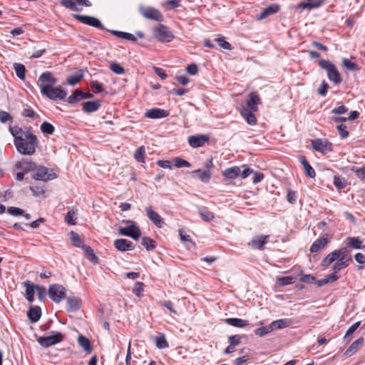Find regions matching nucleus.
Wrapping results in <instances>:
<instances>
[{
    "instance_id": "obj_33",
    "label": "nucleus",
    "mask_w": 365,
    "mask_h": 365,
    "mask_svg": "<svg viewBox=\"0 0 365 365\" xmlns=\"http://www.w3.org/2000/svg\"><path fill=\"white\" fill-rule=\"evenodd\" d=\"M82 249L88 259L94 263L97 262L98 258L94 254L93 250L91 248V247L86 245H83L82 246Z\"/></svg>"
},
{
    "instance_id": "obj_16",
    "label": "nucleus",
    "mask_w": 365,
    "mask_h": 365,
    "mask_svg": "<svg viewBox=\"0 0 365 365\" xmlns=\"http://www.w3.org/2000/svg\"><path fill=\"white\" fill-rule=\"evenodd\" d=\"M279 10V5L277 4H272L269 6L263 9L261 12L256 16L257 21L262 20L270 15L274 14Z\"/></svg>"
},
{
    "instance_id": "obj_53",
    "label": "nucleus",
    "mask_w": 365,
    "mask_h": 365,
    "mask_svg": "<svg viewBox=\"0 0 365 365\" xmlns=\"http://www.w3.org/2000/svg\"><path fill=\"white\" fill-rule=\"evenodd\" d=\"M322 4V2L321 1H318L317 3H312L311 1H308V2H302L299 7L301 8V9H314V8H317L319 6H320Z\"/></svg>"
},
{
    "instance_id": "obj_9",
    "label": "nucleus",
    "mask_w": 365,
    "mask_h": 365,
    "mask_svg": "<svg viewBox=\"0 0 365 365\" xmlns=\"http://www.w3.org/2000/svg\"><path fill=\"white\" fill-rule=\"evenodd\" d=\"M73 18H75L76 19H77L78 21L84 24L100 29H105V27L103 25V24L100 21L99 19H98L96 17L80 14H73Z\"/></svg>"
},
{
    "instance_id": "obj_62",
    "label": "nucleus",
    "mask_w": 365,
    "mask_h": 365,
    "mask_svg": "<svg viewBox=\"0 0 365 365\" xmlns=\"http://www.w3.org/2000/svg\"><path fill=\"white\" fill-rule=\"evenodd\" d=\"M144 284L140 282H135L133 289V292L138 297L140 296L141 292L143 291Z\"/></svg>"
},
{
    "instance_id": "obj_2",
    "label": "nucleus",
    "mask_w": 365,
    "mask_h": 365,
    "mask_svg": "<svg viewBox=\"0 0 365 365\" xmlns=\"http://www.w3.org/2000/svg\"><path fill=\"white\" fill-rule=\"evenodd\" d=\"M319 66L322 69L326 70L329 81L334 82L335 84H339L341 82L342 79L338 69L330 61L324 59L320 60L319 61Z\"/></svg>"
},
{
    "instance_id": "obj_40",
    "label": "nucleus",
    "mask_w": 365,
    "mask_h": 365,
    "mask_svg": "<svg viewBox=\"0 0 365 365\" xmlns=\"http://www.w3.org/2000/svg\"><path fill=\"white\" fill-rule=\"evenodd\" d=\"M334 185L338 190L344 189L346 185V180L339 175H334Z\"/></svg>"
},
{
    "instance_id": "obj_52",
    "label": "nucleus",
    "mask_w": 365,
    "mask_h": 365,
    "mask_svg": "<svg viewBox=\"0 0 365 365\" xmlns=\"http://www.w3.org/2000/svg\"><path fill=\"white\" fill-rule=\"evenodd\" d=\"M155 343L157 347L159 349H165L169 346L164 336H157L155 339Z\"/></svg>"
},
{
    "instance_id": "obj_1",
    "label": "nucleus",
    "mask_w": 365,
    "mask_h": 365,
    "mask_svg": "<svg viewBox=\"0 0 365 365\" xmlns=\"http://www.w3.org/2000/svg\"><path fill=\"white\" fill-rule=\"evenodd\" d=\"M14 138V145L17 151L21 155H31L36 153L38 146L37 137L31 133V128L24 129L15 126L9 129Z\"/></svg>"
},
{
    "instance_id": "obj_3",
    "label": "nucleus",
    "mask_w": 365,
    "mask_h": 365,
    "mask_svg": "<svg viewBox=\"0 0 365 365\" xmlns=\"http://www.w3.org/2000/svg\"><path fill=\"white\" fill-rule=\"evenodd\" d=\"M48 293L53 302L59 303L66 297V289L61 284H53L49 286Z\"/></svg>"
},
{
    "instance_id": "obj_32",
    "label": "nucleus",
    "mask_w": 365,
    "mask_h": 365,
    "mask_svg": "<svg viewBox=\"0 0 365 365\" xmlns=\"http://www.w3.org/2000/svg\"><path fill=\"white\" fill-rule=\"evenodd\" d=\"M225 322L235 327H245L248 324L247 321L238 318H227Z\"/></svg>"
},
{
    "instance_id": "obj_44",
    "label": "nucleus",
    "mask_w": 365,
    "mask_h": 365,
    "mask_svg": "<svg viewBox=\"0 0 365 365\" xmlns=\"http://www.w3.org/2000/svg\"><path fill=\"white\" fill-rule=\"evenodd\" d=\"M61 4L71 11H80V9L78 8L77 5L73 0H61Z\"/></svg>"
},
{
    "instance_id": "obj_46",
    "label": "nucleus",
    "mask_w": 365,
    "mask_h": 365,
    "mask_svg": "<svg viewBox=\"0 0 365 365\" xmlns=\"http://www.w3.org/2000/svg\"><path fill=\"white\" fill-rule=\"evenodd\" d=\"M30 190L32 191L33 195L40 197L45 193V185L30 186Z\"/></svg>"
},
{
    "instance_id": "obj_11",
    "label": "nucleus",
    "mask_w": 365,
    "mask_h": 365,
    "mask_svg": "<svg viewBox=\"0 0 365 365\" xmlns=\"http://www.w3.org/2000/svg\"><path fill=\"white\" fill-rule=\"evenodd\" d=\"M118 233L123 236H128L132 239L137 240L141 235V232L135 224L128 226L127 227H119Z\"/></svg>"
},
{
    "instance_id": "obj_19",
    "label": "nucleus",
    "mask_w": 365,
    "mask_h": 365,
    "mask_svg": "<svg viewBox=\"0 0 365 365\" xmlns=\"http://www.w3.org/2000/svg\"><path fill=\"white\" fill-rule=\"evenodd\" d=\"M101 106V101L100 100L86 101L82 103V109L85 113H89L98 110Z\"/></svg>"
},
{
    "instance_id": "obj_50",
    "label": "nucleus",
    "mask_w": 365,
    "mask_h": 365,
    "mask_svg": "<svg viewBox=\"0 0 365 365\" xmlns=\"http://www.w3.org/2000/svg\"><path fill=\"white\" fill-rule=\"evenodd\" d=\"M173 163L176 168H190L191 166L188 161L178 157L173 159Z\"/></svg>"
},
{
    "instance_id": "obj_51",
    "label": "nucleus",
    "mask_w": 365,
    "mask_h": 365,
    "mask_svg": "<svg viewBox=\"0 0 365 365\" xmlns=\"http://www.w3.org/2000/svg\"><path fill=\"white\" fill-rule=\"evenodd\" d=\"M279 284L285 286L295 282V278L291 276L282 277L277 279Z\"/></svg>"
},
{
    "instance_id": "obj_31",
    "label": "nucleus",
    "mask_w": 365,
    "mask_h": 365,
    "mask_svg": "<svg viewBox=\"0 0 365 365\" xmlns=\"http://www.w3.org/2000/svg\"><path fill=\"white\" fill-rule=\"evenodd\" d=\"M351 257H341L336 262L333 266V270L337 273V272L341 269L346 267L349 265V261H351Z\"/></svg>"
},
{
    "instance_id": "obj_27",
    "label": "nucleus",
    "mask_w": 365,
    "mask_h": 365,
    "mask_svg": "<svg viewBox=\"0 0 365 365\" xmlns=\"http://www.w3.org/2000/svg\"><path fill=\"white\" fill-rule=\"evenodd\" d=\"M253 112L252 110H248L247 108H242L240 110L242 115L250 125H255L257 123V118Z\"/></svg>"
},
{
    "instance_id": "obj_35",
    "label": "nucleus",
    "mask_w": 365,
    "mask_h": 365,
    "mask_svg": "<svg viewBox=\"0 0 365 365\" xmlns=\"http://www.w3.org/2000/svg\"><path fill=\"white\" fill-rule=\"evenodd\" d=\"M141 245L148 250L150 251L156 247V242L148 237H143L142 238Z\"/></svg>"
},
{
    "instance_id": "obj_60",
    "label": "nucleus",
    "mask_w": 365,
    "mask_h": 365,
    "mask_svg": "<svg viewBox=\"0 0 365 365\" xmlns=\"http://www.w3.org/2000/svg\"><path fill=\"white\" fill-rule=\"evenodd\" d=\"M300 282L305 283H315L316 278L311 274H302L299 278Z\"/></svg>"
},
{
    "instance_id": "obj_63",
    "label": "nucleus",
    "mask_w": 365,
    "mask_h": 365,
    "mask_svg": "<svg viewBox=\"0 0 365 365\" xmlns=\"http://www.w3.org/2000/svg\"><path fill=\"white\" fill-rule=\"evenodd\" d=\"M336 128L341 138H345L349 135V132L346 130V126L344 125V124H340L337 125Z\"/></svg>"
},
{
    "instance_id": "obj_23",
    "label": "nucleus",
    "mask_w": 365,
    "mask_h": 365,
    "mask_svg": "<svg viewBox=\"0 0 365 365\" xmlns=\"http://www.w3.org/2000/svg\"><path fill=\"white\" fill-rule=\"evenodd\" d=\"M299 160L303 166L306 175L310 178H314L316 175V173L307 158L304 156H299Z\"/></svg>"
},
{
    "instance_id": "obj_59",
    "label": "nucleus",
    "mask_w": 365,
    "mask_h": 365,
    "mask_svg": "<svg viewBox=\"0 0 365 365\" xmlns=\"http://www.w3.org/2000/svg\"><path fill=\"white\" fill-rule=\"evenodd\" d=\"M7 212L13 216L22 215L24 213L23 210L16 207H9L7 210Z\"/></svg>"
},
{
    "instance_id": "obj_38",
    "label": "nucleus",
    "mask_w": 365,
    "mask_h": 365,
    "mask_svg": "<svg viewBox=\"0 0 365 365\" xmlns=\"http://www.w3.org/2000/svg\"><path fill=\"white\" fill-rule=\"evenodd\" d=\"M14 68L16 71V76L21 80H24L25 78V73H26L25 66L21 63H16L14 64Z\"/></svg>"
},
{
    "instance_id": "obj_26",
    "label": "nucleus",
    "mask_w": 365,
    "mask_h": 365,
    "mask_svg": "<svg viewBox=\"0 0 365 365\" xmlns=\"http://www.w3.org/2000/svg\"><path fill=\"white\" fill-rule=\"evenodd\" d=\"M26 287V298L29 302H33L34 300V293L36 286H34L30 281L24 282Z\"/></svg>"
},
{
    "instance_id": "obj_47",
    "label": "nucleus",
    "mask_w": 365,
    "mask_h": 365,
    "mask_svg": "<svg viewBox=\"0 0 365 365\" xmlns=\"http://www.w3.org/2000/svg\"><path fill=\"white\" fill-rule=\"evenodd\" d=\"M273 331V329L271 326V324L267 327H263L260 328H257L255 330V333L256 335L259 336H263Z\"/></svg>"
},
{
    "instance_id": "obj_20",
    "label": "nucleus",
    "mask_w": 365,
    "mask_h": 365,
    "mask_svg": "<svg viewBox=\"0 0 365 365\" xmlns=\"http://www.w3.org/2000/svg\"><path fill=\"white\" fill-rule=\"evenodd\" d=\"M240 168L238 166H233L225 169L222 172V176L225 180H232L240 176Z\"/></svg>"
},
{
    "instance_id": "obj_12",
    "label": "nucleus",
    "mask_w": 365,
    "mask_h": 365,
    "mask_svg": "<svg viewBox=\"0 0 365 365\" xmlns=\"http://www.w3.org/2000/svg\"><path fill=\"white\" fill-rule=\"evenodd\" d=\"M146 215L153 224L158 228H162L165 225L164 219L153 209L151 206H148L145 208Z\"/></svg>"
},
{
    "instance_id": "obj_36",
    "label": "nucleus",
    "mask_w": 365,
    "mask_h": 365,
    "mask_svg": "<svg viewBox=\"0 0 365 365\" xmlns=\"http://www.w3.org/2000/svg\"><path fill=\"white\" fill-rule=\"evenodd\" d=\"M19 164L18 168L23 169L25 172L34 170L36 168V164L33 161L22 160Z\"/></svg>"
},
{
    "instance_id": "obj_43",
    "label": "nucleus",
    "mask_w": 365,
    "mask_h": 365,
    "mask_svg": "<svg viewBox=\"0 0 365 365\" xmlns=\"http://www.w3.org/2000/svg\"><path fill=\"white\" fill-rule=\"evenodd\" d=\"M342 65L346 67L349 71H359V67L356 63L352 62L349 58H344L342 60Z\"/></svg>"
},
{
    "instance_id": "obj_29",
    "label": "nucleus",
    "mask_w": 365,
    "mask_h": 365,
    "mask_svg": "<svg viewBox=\"0 0 365 365\" xmlns=\"http://www.w3.org/2000/svg\"><path fill=\"white\" fill-rule=\"evenodd\" d=\"M291 324H292V321L289 319H281L274 321L271 323V326L273 329V331H274L276 329L288 327Z\"/></svg>"
},
{
    "instance_id": "obj_10",
    "label": "nucleus",
    "mask_w": 365,
    "mask_h": 365,
    "mask_svg": "<svg viewBox=\"0 0 365 365\" xmlns=\"http://www.w3.org/2000/svg\"><path fill=\"white\" fill-rule=\"evenodd\" d=\"M63 339L61 333L58 332L55 335L48 336H40L37 341L38 344L43 347H49L52 345L61 342Z\"/></svg>"
},
{
    "instance_id": "obj_17",
    "label": "nucleus",
    "mask_w": 365,
    "mask_h": 365,
    "mask_svg": "<svg viewBox=\"0 0 365 365\" xmlns=\"http://www.w3.org/2000/svg\"><path fill=\"white\" fill-rule=\"evenodd\" d=\"M67 310L71 312H76L81 307V299L76 297H69L66 300Z\"/></svg>"
},
{
    "instance_id": "obj_28",
    "label": "nucleus",
    "mask_w": 365,
    "mask_h": 365,
    "mask_svg": "<svg viewBox=\"0 0 365 365\" xmlns=\"http://www.w3.org/2000/svg\"><path fill=\"white\" fill-rule=\"evenodd\" d=\"M78 343L86 352L88 354L91 353L93 349L92 346L91 344L90 340L87 337L83 335H79L78 337Z\"/></svg>"
},
{
    "instance_id": "obj_48",
    "label": "nucleus",
    "mask_w": 365,
    "mask_h": 365,
    "mask_svg": "<svg viewBox=\"0 0 365 365\" xmlns=\"http://www.w3.org/2000/svg\"><path fill=\"white\" fill-rule=\"evenodd\" d=\"M110 69L115 73L120 75L125 73V69L119 63L111 62L109 65Z\"/></svg>"
},
{
    "instance_id": "obj_30",
    "label": "nucleus",
    "mask_w": 365,
    "mask_h": 365,
    "mask_svg": "<svg viewBox=\"0 0 365 365\" xmlns=\"http://www.w3.org/2000/svg\"><path fill=\"white\" fill-rule=\"evenodd\" d=\"M346 246L354 249H364L365 246L362 245V241L359 237H349L346 239Z\"/></svg>"
},
{
    "instance_id": "obj_13",
    "label": "nucleus",
    "mask_w": 365,
    "mask_h": 365,
    "mask_svg": "<svg viewBox=\"0 0 365 365\" xmlns=\"http://www.w3.org/2000/svg\"><path fill=\"white\" fill-rule=\"evenodd\" d=\"M33 179L46 182L56 178L55 173H48V169L45 167H40L32 176Z\"/></svg>"
},
{
    "instance_id": "obj_25",
    "label": "nucleus",
    "mask_w": 365,
    "mask_h": 365,
    "mask_svg": "<svg viewBox=\"0 0 365 365\" xmlns=\"http://www.w3.org/2000/svg\"><path fill=\"white\" fill-rule=\"evenodd\" d=\"M268 235H258L255 237L251 241L250 245L255 249L262 250L264 245L267 242Z\"/></svg>"
},
{
    "instance_id": "obj_57",
    "label": "nucleus",
    "mask_w": 365,
    "mask_h": 365,
    "mask_svg": "<svg viewBox=\"0 0 365 365\" xmlns=\"http://www.w3.org/2000/svg\"><path fill=\"white\" fill-rule=\"evenodd\" d=\"M351 170L356 173L359 178L361 180L365 179V166L363 168L353 167Z\"/></svg>"
},
{
    "instance_id": "obj_64",
    "label": "nucleus",
    "mask_w": 365,
    "mask_h": 365,
    "mask_svg": "<svg viewBox=\"0 0 365 365\" xmlns=\"http://www.w3.org/2000/svg\"><path fill=\"white\" fill-rule=\"evenodd\" d=\"M91 88L95 93H98L103 91V85L98 81H93L91 83Z\"/></svg>"
},
{
    "instance_id": "obj_5",
    "label": "nucleus",
    "mask_w": 365,
    "mask_h": 365,
    "mask_svg": "<svg viewBox=\"0 0 365 365\" xmlns=\"http://www.w3.org/2000/svg\"><path fill=\"white\" fill-rule=\"evenodd\" d=\"M46 88H43V92L41 94L52 101L63 100L67 96L66 91L63 89L61 86L52 87L48 90H46Z\"/></svg>"
},
{
    "instance_id": "obj_49",
    "label": "nucleus",
    "mask_w": 365,
    "mask_h": 365,
    "mask_svg": "<svg viewBox=\"0 0 365 365\" xmlns=\"http://www.w3.org/2000/svg\"><path fill=\"white\" fill-rule=\"evenodd\" d=\"M76 212L74 210H70L67 212L66 217H65V221L68 225H76Z\"/></svg>"
},
{
    "instance_id": "obj_8",
    "label": "nucleus",
    "mask_w": 365,
    "mask_h": 365,
    "mask_svg": "<svg viewBox=\"0 0 365 365\" xmlns=\"http://www.w3.org/2000/svg\"><path fill=\"white\" fill-rule=\"evenodd\" d=\"M140 12L145 19L161 22L163 21V16L156 9L153 7H140Z\"/></svg>"
},
{
    "instance_id": "obj_21",
    "label": "nucleus",
    "mask_w": 365,
    "mask_h": 365,
    "mask_svg": "<svg viewBox=\"0 0 365 365\" xmlns=\"http://www.w3.org/2000/svg\"><path fill=\"white\" fill-rule=\"evenodd\" d=\"M114 246L118 250L121 252L132 250L133 249V243L125 239H118L115 240Z\"/></svg>"
},
{
    "instance_id": "obj_4",
    "label": "nucleus",
    "mask_w": 365,
    "mask_h": 365,
    "mask_svg": "<svg viewBox=\"0 0 365 365\" xmlns=\"http://www.w3.org/2000/svg\"><path fill=\"white\" fill-rule=\"evenodd\" d=\"M153 36L161 42H170L174 38L172 32L163 24H159L154 28Z\"/></svg>"
},
{
    "instance_id": "obj_7",
    "label": "nucleus",
    "mask_w": 365,
    "mask_h": 365,
    "mask_svg": "<svg viewBox=\"0 0 365 365\" xmlns=\"http://www.w3.org/2000/svg\"><path fill=\"white\" fill-rule=\"evenodd\" d=\"M312 146L316 151L326 154L332 151V144L327 139L317 138L312 140Z\"/></svg>"
},
{
    "instance_id": "obj_55",
    "label": "nucleus",
    "mask_w": 365,
    "mask_h": 365,
    "mask_svg": "<svg viewBox=\"0 0 365 365\" xmlns=\"http://www.w3.org/2000/svg\"><path fill=\"white\" fill-rule=\"evenodd\" d=\"M329 88L328 83L325 81H323L321 86L317 89V93L322 96H325Z\"/></svg>"
},
{
    "instance_id": "obj_54",
    "label": "nucleus",
    "mask_w": 365,
    "mask_h": 365,
    "mask_svg": "<svg viewBox=\"0 0 365 365\" xmlns=\"http://www.w3.org/2000/svg\"><path fill=\"white\" fill-rule=\"evenodd\" d=\"M215 41L218 43V45L224 48V49H227V50H231L232 49V46L231 44L226 41H225V38L224 37H221V38H217L215 39Z\"/></svg>"
},
{
    "instance_id": "obj_15",
    "label": "nucleus",
    "mask_w": 365,
    "mask_h": 365,
    "mask_svg": "<svg viewBox=\"0 0 365 365\" xmlns=\"http://www.w3.org/2000/svg\"><path fill=\"white\" fill-rule=\"evenodd\" d=\"M262 103L261 99L255 92H251L249 94V99L246 103V106L242 108H247L248 110L257 111V106Z\"/></svg>"
},
{
    "instance_id": "obj_14",
    "label": "nucleus",
    "mask_w": 365,
    "mask_h": 365,
    "mask_svg": "<svg viewBox=\"0 0 365 365\" xmlns=\"http://www.w3.org/2000/svg\"><path fill=\"white\" fill-rule=\"evenodd\" d=\"M208 141L209 136L206 135H191L188 138V143L193 148L202 147Z\"/></svg>"
},
{
    "instance_id": "obj_39",
    "label": "nucleus",
    "mask_w": 365,
    "mask_h": 365,
    "mask_svg": "<svg viewBox=\"0 0 365 365\" xmlns=\"http://www.w3.org/2000/svg\"><path fill=\"white\" fill-rule=\"evenodd\" d=\"M145 150L144 146L139 147L134 153V158L138 163H144L145 162Z\"/></svg>"
},
{
    "instance_id": "obj_22",
    "label": "nucleus",
    "mask_w": 365,
    "mask_h": 365,
    "mask_svg": "<svg viewBox=\"0 0 365 365\" xmlns=\"http://www.w3.org/2000/svg\"><path fill=\"white\" fill-rule=\"evenodd\" d=\"M328 243L329 240L327 237V235H323L312 244L310 247V252L312 253L317 252L320 250L324 248Z\"/></svg>"
},
{
    "instance_id": "obj_56",
    "label": "nucleus",
    "mask_w": 365,
    "mask_h": 365,
    "mask_svg": "<svg viewBox=\"0 0 365 365\" xmlns=\"http://www.w3.org/2000/svg\"><path fill=\"white\" fill-rule=\"evenodd\" d=\"M287 200L291 204H294L297 201V193L290 189L287 190Z\"/></svg>"
},
{
    "instance_id": "obj_24",
    "label": "nucleus",
    "mask_w": 365,
    "mask_h": 365,
    "mask_svg": "<svg viewBox=\"0 0 365 365\" xmlns=\"http://www.w3.org/2000/svg\"><path fill=\"white\" fill-rule=\"evenodd\" d=\"M27 315L31 322H38L41 316V308L38 306L31 307L27 312Z\"/></svg>"
},
{
    "instance_id": "obj_42",
    "label": "nucleus",
    "mask_w": 365,
    "mask_h": 365,
    "mask_svg": "<svg viewBox=\"0 0 365 365\" xmlns=\"http://www.w3.org/2000/svg\"><path fill=\"white\" fill-rule=\"evenodd\" d=\"M199 214L205 222H210L214 219L213 213L207 209L199 210Z\"/></svg>"
},
{
    "instance_id": "obj_41",
    "label": "nucleus",
    "mask_w": 365,
    "mask_h": 365,
    "mask_svg": "<svg viewBox=\"0 0 365 365\" xmlns=\"http://www.w3.org/2000/svg\"><path fill=\"white\" fill-rule=\"evenodd\" d=\"M71 240L73 242V244L76 247H82V246L84 245L83 242V240L81 239L80 236L78 235V233L75 232L74 231H71L70 232Z\"/></svg>"
},
{
    "instance_id": "obj_37",
    "label": "nucleus",
    "mask_w": 365,
    "mask_h": 365,
    "mask_svg": "<svg viewBox=\"0 0 365 365\" xmlns=\"http://www.w3.org/2000/svg\"><path fill=\"white\" fill-rule=\"evenodd\" d=\"M83 91L79 89H76L72 95L68 98V103L70 104L76 103L79 101L82 100Z\"/></svg>"
},
{
    "instance_id": "obj_34",
    "label": "nucleus",
    "mask_w": 365,
    "mask_h": 365,
    "mask_svg": "<svg viewBox=\"0 0 365 365\" xmlns=\"http://www.w3.org/2000/svg\"><path fill=\"white\" fill-rule=\"evenodd\" d=\"M192 174H196L198 178L203 182H207L211 178V173L210 170L202 171L201 170H195L192 172Z\"/></svg>"
},
{
    "instance_id": "obj_45",
    "label": "nucleus",
    "mask_w": 365,
    "mask_h": 365,
    "mask_svg": "<svg viewBox=\"0 0 365 365\" xmlns=\"http://www.w3.org/2000/svg\"><path fill=\"white\" fill-rule=\"evenodd\" d=\"M54 127L48 122H43L41 125V130L43 133L46 135H51L54 132Z\"/></svg>"
},
{
    "instance_id": "obj_58",
    "label": "nucleus",
    "mask_w": 365,
    "mask_h": 365,
    "mask_svg": "<svg viewBox=\"0 0 365 365\" xmlns=\"http://www.w3.org/2000/svg\"><path fill=\"white\" fill-rule=\"evenodd\" d=\"M82 78H83V73H81V74L77 75V76H70L67 79V82L71 86H75L81 81V79Z\"/></svg>"
},
{
    "instance_id": "obj_18",
    "label": "nucleus",
    "mask_w": 365,
    "mask_h": 365,
    "mask_svg": "<svg viewBox=\"0 0 365 365\" xmlns=\"http://www.w3.org/2000/svg\"><path fill=\"white\" fill-rule=\"evenodd\" d=\"M168 114V111L165 110L160 108H153L148 110L145 113V115L148 118L157 119L167 117Z\"/></svg>"
},
{
    "instance_id": "obj_61",
    "label": "nucleus",
    "mask_w": 365,
    "mask_h": 365,
    "mask_svg": "<svg viewBox=\"0 0 365 365\" xmlns=\"http://www.w3.org/2000/svg\"><path fill=\"white\" fill-rule=\"evenodd\" d=\"M364 341L363 337H360L356 341H354L349 346V348L347 349L346 352H351L354 350L357 349L358 346L361 344H362Z\"/></svg>"
},
{
    "instance_id": "obj_6",
    "label": "nucleus",
    "mask_w": 365,
    "mask_h": 365,
    "mask_svg": "<svg viewBox=\"0 0 365 365\" xmlns=\"http://www.w3.org/2000/svg\"><path fill=\"white\" fill-rule=\"evenodd\" d=\"M40 82L41 93L43 92V88L46 90L51 88L57 83V79L53 76L51 72L46 71L43 73L38 78Z\"/></svg>"
}]
</instances>
